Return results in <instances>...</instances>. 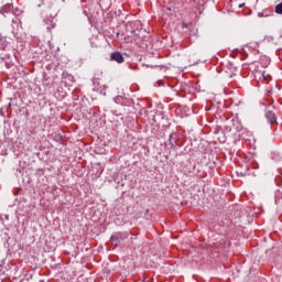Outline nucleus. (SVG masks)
<instances>
[{
    "label": "nucleus",
    "instance_id": "1",
    "mask_svg": "<svg viewBox=\"0 0 282 282\" xmlns=\"http://www.w3.org/2000/svg\"><path fill=\"white\" fill-rule=\"evenodd\" d=\"M110 61H115L116 63H124V56L120 52L111 53Z\"/></svg>",
    "mask_w": 282,
    "mask_h": 282
},
{
    "label": "nucleus",
    "instance_id": "2",
    "mask_svg": "<svg viewBox=\"0 0 282 282\" xmlns=\"http://www.w3.org/2000/svg\"><path fill=\"white\" fill-rule=\"evenodd\" d=\"M265 118L271 124H274V122H276V115L272 110L265 111Z\"/></svg>",
    "mask_w": 282,
    "mask_h": 282
},
{
    "label": "nucleus",
    "instance_id": "3",
    "mask_svg": "<svg viewBox=\"0 0 282 282\" xmlns=\"http://www.w3.org/2000/svg\"><path fill=\"white\" fill-rule=\"evenodd\" d=\"M110 239L112 241H116L117 243H120L121 241H124V239H127V236L122 234H116L115 236H111Z\"/></svg>",
    "mask_w": 282,
    "mask_h": 282
},
{
    "label": "nucleus",
    "instance_id": "4",
    "mask_svg": "<svg viewBox=\"0 0 282 282\" xmlns=\"http://www.w3.org/2000/svg\"><path fill=\"white\" fill-rule=\"evenodd\" d=\"M228 246H230L228 242L226 243V241H223V243L216 245V248L218 249V252H226Z\"/></svg>",
    "mask_w": 282,
    "mask_h": 282
},
{
    "label": "nucleus",
    "instance_id": "5",
    "mask_svg": "<svg viewBox=\"0 0 282 282\" xmlns=\"http://www.w3.org/2000/svg\"><path fill=\"white\" fill-rule=\"evenodd\" d=\"M276 14H282V2L275 6Z\"/></svg>",
    "mask_w": 282,
    "mask_h": 282
},
{
    "label": "nucleus",
    "instance_id": "6",
    "mask_svg": "<svg viewBox=\"0 0 282 282\" xmlns=\"http://www.w3.org/2000/svg\"><path fill=\"white\" fill-rule=\"evenodd\" d=\"M246 6V3H240L239 6H238V8H243Z\"/></svg>",
    "mask_w": 282,
    "mask_h": 282
}]
</instances>
